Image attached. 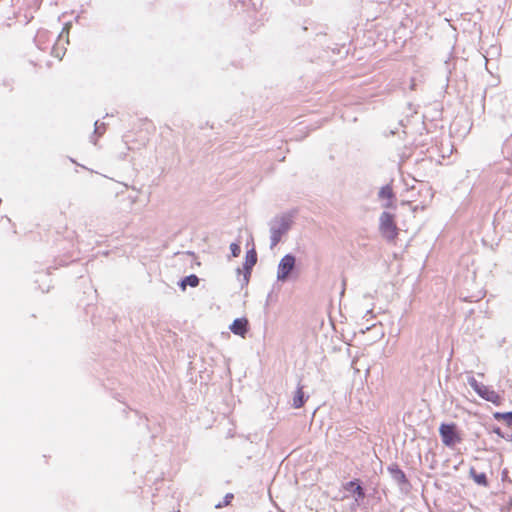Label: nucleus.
I'll return each instance as SVG.
<instances>
[{"instance_id":"f8f14e48","label":"nucleus","mask_w":512,"mask_h":512,"mask_svg":"<svg viewBox=\"0 0 512 512\" xmlns=\"http://www.w3.org/2000/svg\"><path fill=\"white\" fill-rule=\"evenodd\" d=\"M472 474H473V479L476 483L483 485V486H486L488 484L487 477L484 473L475 474L473 472Z\"/></svg>"},{"instance_id":"2eb2a0df","label":"nucleus","mask_w":512,"mask_h":512,"mask_svg":"<svg viewBox=\"0 0 512 512\" xmlns=\"http://www.w3.org/2000/svg\"><path fill=\"white\" fill-rule=\"evenodd\" d=\"M233 498V495L230 494V495H227L226 496V503H229V499H232Z\"/></svg>"},{"instance_id":"9b49d317","label":"nucleus","mask_w":512,"mask_h":512,"mask_svg":"<svg viewBox=\"0 0 512 512\" xmlns=\"http://www.w3.org/2000/svg\"><path fill=\"white\" fill-rule=\"evenodd\" d=\"M256 261H257L256 252L254 250L248 252L247 256H246L245 268L250 269L251 267H253L256 264Z\"/></svg>"},{"instance_id":"423d86ee","label":"nucleus","mask_w":512,"mask_h":512,"mask_svg":"<svg viewBox=\"0 0 512 512\" xmlns=\"http://www.w3.org/2000/svg\"><path fill=\"white\" fill-rule=\"evenodd\" d=\"M230 330L235 335L244 337L248 330V320L246 318H238L230 325Z\"/></svg>"},{"instance_id":"7ed1b4c3","label":"nucleus","mask_w":512,"mask_h":512,"mask_svg":"<svg viewBox=\"0 0 512 512\" xmlns=\"http://www.w3.org/2000/svg\"><path fill=\"white\" fill-rule=\"evenodd\" d=\"M439 433L445 446L452 447L462 441L455 423L441 424L439 427Z\"/></svg>"},{"instance_id":"6e6552de","label":"nucleus","mask_w":512,"mask_h":512,"mask_svg":"<svg viewBox=\"0 0 512 512\" xmlns=\"http://www.w3.org/2000/svg\"><path fill=\"white\" fill-rule=\"evenodd\" d=\"M305 403L303 387H298L293 398L294 408H301Z\"/></svg>"},{"instance_id":"39448f33","label":"nucleus","mask_w":512,"mask_h":512,"mask_svg":"<svg viewBox=\"0 0 512 512\" xmlns=\"http://www.w3.org/2000/svg\"><path fill=\"white\" fill-rule=\"evenodd\" d=\"M378 197L380 200L384 201L383 207L384 208H394V201H395V193L393 191V187L391 184H387L383 186L379 193Z\"/></svg>"},{"instance_id":"1a4fd4ad","label":"nucleus","mask_w":512,"mask_h":512,"mask_svg":"<svg viewBox=\"0 0 512 512\" xmlns=\"http://www.w3.org/2000/svg\"><path fill=\"white\" fill-rule=\"evenodd\" d=\"M497 421H502L507 425H512V411L511 412H496L493 414Z\"/></svg>"},{"instance_id":"4468645a","label":"nucleus","mask_w":512,"mask_h":512,"mask_svg":"<svg viewBox=\"0 0 512 512\" xmlns=\"http://www.w3.org/2000/svg\"><path fill=\"white\" fill-rule=\"evenodd\" d=\"M230 250H231V253H232L233 257H238L240 252H241L240 245L237 244V243H232L230 245Z\"/></svg>"},{"instance_id":"20e7f679","label":"nucleus","mask_w":512,"mask_h":512,"mask_svg":"<svg viewBox=\"0 0 512 512\" xmlns=\"http://www.w3.org/2000/svg\"><path fill=\"white\" fill-rule=\"evenodd\" d=\"M294 266L295 257L291 254L285 255L278 265L277 279L280 281L286 280L290 272L293 270Z\"/></svg>"},{"instance_id":"ddd939ff","label":"nucleus","mask_w":512,"mask_h":512,"mask_svg":"<svg viewBox=\"0 0 512 512\" xmlns=\"http://www.w3.org/2000/svg\"><path fill=\"white\" fill-rule=\"evenodd\" d=\"M281 234H282V231H280V230L272 231V235H271L272 246H276L279 243V241L281 239Z\"/></svg>"},{"instance_id":"9d476101","label":"nucleus","mask_w":512,"mask_h":512,"mask_svg":"<svg viewBox=\"0 0 512 512\" xmlns=\"http://www.w3.org/2000/svg\"><path fill=\"white\" fill-rule=\"evenodd\" d=\"M199 284V279L196 275H189L185 277L182 281V287L185 288L187 285L191 287H196Z\"/></svg>"},{"instance_id":"f03ea898","label":"nucleus","mask_w":512,"mask_h":512,"mask_svg":"<svg viewBox=\"0 0 512 512\" xmlns=\"http://www.w3.org/2000/svg\"><path fill=\"white\" fill-rule=\"evenodd\" d=\"M469 385L474 389V391L486 401H489L495 405H500L502 403V397L489 386L484 385L483 383L478 382L475 378L469 379Z\"/></svg>"},{"instance_id":"f257e3e1","label":"nucleus","mask_w":512,"mask_h":512,"mask_svg":"<svg viewBox=\"0 0 512 512\" xmlns=\"http://www.w3.org/2000/svg\"><path fill=\"white\" fill-rule=\"evenodd\" d=\"M379 231L383 238L393 244L396 243L399 229L397 227L395 216L389 212H383L379 218Z\"/></svg>"},{"instance_id":"0eeeda50","label":"nucleus","mask_w":512,"mask_h":512,"mask_svg":"<svg viewBox=\"0 0 512 512\" xmlns=\"http://www.w3.org/2000/svg\"><path fill=\"white\" fill-rule=\"evenodd\" d=\"M344 489L347 491H352L357 495L358 499H364L365 493L361 485L358 483V480L349 481L344 485Z\"/></svg>"},{"instance_id":"dca6fc26","label":"nucleus","mask_w":512,"mask_h":512,"mask_svg":"<svg viewBox=\"0 0 512 512\" xmlns=\"http://www.w3.org/2000/svg\"><path fill=\"white\" fill-rule=\"evenodd\" d=\"M233 498V495L230 494V495H227L226 496V503H229V499H232Z\"/></svg>"}]
</instances>
